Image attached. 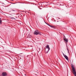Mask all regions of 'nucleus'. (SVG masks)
Returning a JSON list of instances; mask_svg holds the SVG:
<instances>
[{"mask_svg":"<svg viewBox=\"0 0 76 76\" xmlns=\"http://www.w3.org/2000/svg\"><path fill=\"white\" fill-rule=\"evenodd\" d=\"M11 19H15V18H11Z\"/></svg>","mask_w":76,"mask_h":76,"instance_id":"f8f14e48","label":"nucleus"},{"mask_svg":"<svg viewBox=\"0 0 76 76\" xmlns=\"http://www.w3.org/2000/svg\"><path fill=\"white\" fill-rule=\"evenodd\" d=\"M57 22H58V21H57Z\"/></svg>","mask_w":76,"mask_h":76,"instance_id":"4468645a","label":"nucleus"},{"mask_svg":"<svg viewBox=\"0 0 76 76\" xmlns=\"http://www.w3.org/2000/svg\"><path fill=\"white\" fill-rule=\"evenodd\" d=\"M0 19H1V18H0Z\"/></svg>","mask_w":76,"mask_h":76,"instance_id":"dca6fc26","label":"nucleus"},{"mask_svg":"<svg viewBox=\"0 0 76 76\" xmlns=\"http://www.w3.org/2000/svg\"><path fill=\"white\" fill-rule=\"evenodd\" d=\"M28 38H31V36L29 35L28 37Z\"/></svg>","mask_w":76,"mask_h":76,"instance_id":"9d476101","label":"nucleus"},{"mask_svg":"<svg viewBox=\"0 0 76 76\" xmlns=\"http://www.w3.org/2000/svg\"><path fill=\"white\" fill-rule=\"evenodd\" d=\"M2 75L3 76H6L7 74H6V73L5 72H4L2 73Z\"/></svg>","mask_w":76,"mask_h":76,"instance_id":"423d86ee","label":"nucleus"},{"mask_svg":"<svg viewBox=\"0 0 76 76\" xmlns=\"http://www.w3.org/2000/svg\"><path fill=\"white\" fill-rule=\"evenodd\" d=\"M1 20H0V23H1Z\"/></svg>","mask_w":76,"mask_h":76,"instance_id":"9b49d317","label":"nucleus"},{"mask_svg":"<svg viewBox=\"0 0 76 76\" xmlns=\"http://www.w3.org/2000/svg\"><path fill=\"white\" fill-rule=\"evenodd\" d=\"M46 24H47V25H49V26H50V27H51V28H53V27H54L53 26H50L49 24H48L47 23H46Z\"/></svg>","mask_w":76,"mask_h":76,"instance_id":"6e6552de","label":"nucleus"},{"mask_svg":"<svg viewBox=\"0 0 76 76\" xmlns=\"http://www.w3.org/2000/svg\"><path fill=\"white\" fill-rule=\"evenodd\" d=\"M50 47H49V45H47L46 47V48L45 50V53L46 54L47 53H48V51H50Z\"/></svg>","mask_w":76,"mask_h":76,"instance_id":"f03ea898","label":"nucleus"},{"mask_svg":"<svg viewBox=\"0 0 76 76\" xmlns=\"http://www.w3.org/2000/svg\"><path fill=\"white\" fill-rule=\"evenodd\" d=\"M13 11H15V10H13Z\"/></svg>","mask_w":76,"mask_h":76,"instance_id":"2eb2a0df","label":"nucleus"},{"mask_svg":"<svg viewBox=\"0 0 76 76\" xmlns=\"http://www.w3.org/2000/svg\"><path fill=\"white\" fill-rule=\"evenodd\" d=\"M25 76H26V74L24 75Z\"/></svg>","mask_w":76,"mask_h":76,"instance_id":"ddd939ff","label":"nucleus"},{"mask_svg":"<svg viewBox=\"0 0 76 76\" xmlns=\"http://www.w3.org/2000/svg\"><path fill=\"white\" fill-rule=\"evenodd\" d=\"M34 34L35 35H41V33L39 32V31L37 30H36L34 32Z\"/></svg>","mask_w":76,"mask_h":76,"instance_id":"7ed1b4c3","label":"nucleus"},{"mask_svg":"<svg viewBox=\"0 0 76 76\" xmlns=\"http://www.w3.org/2000/svg\"><path fill=\"white\" fill-rule=\"evenodd\" d=\"M66 34H63V36H64V39L65 38H66Z\"/></svg>","mask_w":76,"mask_h":76,"instance_id":"0eeeda50","label":"nucleus"},{"mask_svg":"<svg viewBox=\"0 0 76 76\" xmlns=\"http://www.w3.org/2000/svg\"><path fill=\"white\" fill-rule=\"evenodd\" d=\"M64 42L66 43H67L68 42V39H67L66 38H65L64 39Z\"/></svg>","mask_w":76,"mask_h":76,"instance_id":"39448f33","label":"nucleus"},{"mask_svg":"<svg viewBox=\"0 0 76 76\" xmlns=\"http://www.w3.org/2000/svg\"><path fill=\"white\" fill-rule=\"evenodd\" d=\"M71 66L72 69V70L73 71V73L75 76H76V70L75 69V66L73 65L72 64Z\"/></svg>","mask_w":76,"mask_h":76,"instance_id":"f257e3e1","label":"nucleus"},{"mask_svg":"<svg viewBox=\"0 0 76 76\" xmlns=\"http://www.w3.org/2000/svg\"><path fill=\"white\" fill-rule=\"evenodd\" d=\"M67 50L68 51V53H69V49H68V48H67Z\"/></svg>","mask_w":76,"mask_h":76,"instance_id":"1a4fd4ad","label":"nucleus"},{"mask_svg":"<svg viewBox=\"0 0 76 76\" xmlns=\"http://www.w3.org/2000/svg\"><path fill=\"white\" fill-rule=\"evenodd\" d=\"M62 53L63 55L64 56V57L67 60H68V57L66 56L64 54V53L62 52Z\"/></svg>","mask_w":76,"mask_h":76,"instance_id":"20e7f679","label":"nucleus"}]
</instances>
